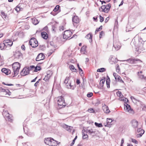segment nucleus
<instances>
[{"instance_id": "obj_5", "label": "nucleus", "mask_w": 146, "mask_h": 146, "mask_svg": "<svg viewBox=\"0 0 146 146\" xmlns=\"http://www.w3.org/2000/svg\"><path fill=\"white\" fill-rule=\"evenodd\" d=\"M3 115L5 117V119L8 121L11 122L12 120L11 117L9 115V114L7 111L3 110L2 113Z\"/></svg>"}, {"instance_id": "obj_27", "label": "nucleus", "mask_w": 146, "mask_h": 146, "mask_svg": "<svg viewBox=\"0 0 146 146\" xmlns=\"http://www.w3.org/2000/svg\"><path fill=\"white\" fill-rule=\"evenodd\" d=\"M32 22L34 25H36L39 22L37 19L36 18H34L32 19Z\"/></svg>"}, {"instance_id": "obj_61", "label": "nucleus", "mask_w": 146, "mask_h": 146, "mask_svg": "<svg viewBox=\"0 0 146 146\" xmlns=\"http://www.w3.org/2000/svg\"><path fill=\"white\" fill-rule=\"evenodd\" d=\"M142 129H141V128H138L137 129V132L138 133H140L141 131L142 130Z\"/></svg>"}, {"instance_id": "obj_3", "label": "nucleus", "mask_w": 146, "mask_h": 146, "mask_svg": "<svg viewBox=\"0 0 146 146\" xmlns=\"http://www.w3.org/2000/svg\"><path fill=\"white\" fill-rule=\"evenodd\" d=\"M111 7V4L109 3L106 5H104L101 6V9L102 10H101L100 8L99 9V10L100 11L107 13L109 12Z\"/></svg>"}, {"instance_id": "obj_57", "label": "nucleus", "mask_w": 146, "mask_h": 146, "mask_svg": "<svg viewBox=\"0 0 146 146\" xmlns=\"http://www.w3.org/2000/svg\"><path fill=\"white\" fill-rule=\"evenodd\" d=\"M124 140L123 138L122 139L121 142V146H123V144L124 143Z\"/></svg>"}, {"instance_id": "obj_36", "label": "nucleus", "mask_w": 146, "mask_h": 146, "mask_svg": "<svg viewBox=\"0 0 146 146\" xmlns=\"http://www.w3.org/2000/svg\"><path fill=\"white\" fill-rule=\"evenodd\" d=\"M95 125L99 127H102V124L101 123H98L96 122L95 123Z\"/></svg>"}, {"instance_id": "obj_17", "label": "nucleus", "mask_w": 146, "mask_h": 146, "mask_svg": "<svg viewBox=\"0 0 146 146\" xmlns=\"http://www.w3.org/2000/svg\"><path fill=\"white\" fill-rule=\"evenodd\" d=\"M57 142L56 141L52 138L50 141V144L51 145H50V146H57V145L59 144L58 143L57 144Z\"/></svg>"}, {"instance_id": "obj_62", "label": "nucleus", "mask_w": 146, "mask_h": 146, "mask_svg": "<svg viewBox=\"0 0 146 146\" xmlns=\"http://www.w3.org/2000/svg\"><path fill=\"white\" fill-rule=\"evenodd\" d=\"M3 84H4V85L8 86H11L13 85V84H6L4 82H3Z\"/></svg>"}, {"instance_id": "obj_7", "label": "nucleus", "mask_w": 146, "mask_h": 146, "mask_svg": "<svg viewBox=\"0 0 146 146\" xmlns=\"http://www.w3.org/2000/svg\"><path fill=\"white\" fill-rule=\"evenodd\" d=\"M126 105L124 104V109L125 111L128 112L129 113L133 114L134 113V111L132 109H131L129 105L126 103Z\"/></svg>"}, {"instance_id": "obj_21", "label": "nucleus", "mask_w": 146, "mask_h": 146, "mask_svg": "<svg viewBox=\"0 0 146 146\" xmlns=\"http://www.w3.org/2000/svg\"><path fill=\"white\" fill-rule=\"evenodd\" d=\"M103 109L104 112L106 113H108L110 112L108 107L106 105L104 106L103 107Z\"/></svg>"}, {"instance_id": "obj_35", "label": "nucleus", "mask_w": 146, "mask_h": 146, "mask_svg": "<svg viewBox=\"0 0 146 146\" xmlns=\"http://www.w3.org/2000/svg\"><path fill=\"white\" fill-rule=\"evenodd\" d=\"M60 7V6L59 5H57L54 9L53 11L54 12L57 11L59 9Z\"/></svg>"}, {"instance_id": "obj_55", "label": "nucleus", "mask_w": 146, "mask_h": 146, "mask_svg": "<svg viewBox=\"0 0 146 146\" xmlns=\"http://www.w3.org/2000/svg\"><path fill=\"white\" fill-rule=\"evenodd\" d=\"M118 27V22L117 21H116L115 22V24L114 27Z\"/></svg>"}, {"instance_id": "obj_58", "label": "nucleus", "mask_w": 146, "mask_h": 146, "mask_svg": "<svg viewBox=\"0 0 146 146\" xmlns=\"http://www.w3.org/2000/svg\"><path fill=\"white\" fill-rule=\"evenodd\" d=\"M5 90V89L2 88V87L0 88V92H3Z\"/></svg>"}, {"instance_id": "obj_63", "label": "nucleus", "mask_w": 146, "mask_h": 146, "mask_svg": "<svg viewBox=\"0 0 146 146\" xmlns=\"http://www.w3.org/2000/svg\"><path fill=\"white\" fill-rule=\"evenodd\" d=\"M76 83L77 85L79 84L80 83V80L78 79H77L76 80Z\"/></svg>"}, {"instance_id": "obj_56", "label": "nucleus", "mask_w": 146, "mask_h": 146, "mask_svg": "<svg viewBox=\"0 0 146 146\" xmlns=\"http://www.w3.org/2000/svg\"><path fill=\"white\" fill-rule=\"evenodd\" d=\"M143 135L141 133H140L137 135V137H141Z\"/></svg>"}, {"instance_id": "obj_10", "label": "nucleus", "mask_w": 146, "mask_h": 146, "mask_svg": "<svg viewBox=\"0 0 146 146\" xmlns=\"http://www.w3.org/2000/svg\"><path fill=\"white\" fill-rule=\"evenodd\" d=\"M72 20L74 26L77 27L76 25L79 23L80 22V19L78 17L74 16L72 17Z\"/></svg>"}, {"instance_id": "obj_11", "label": "nucleus", "mask_w": 146, "mask_h": 146, "mask_svg": "<svg viewBox=\"0 0 146 146\" xmlns=\"http://www.w3.org/2000/svg\"><path fill=\"white\" fill-rule=\"evenodd\" d=\"M131 125L134 129L137 127L138 126V121L135 119H134L131 120Z\"/></svg>"}, {"instance_id": "obj_6", "label": "nucleus", "mask_w": 146, "mask_h": 146, "mask_svg": "<svg viewBox=\"0 0 146 146\" xmlns=\"http://www.w3.org/2000/svg\"><path fill=\"white\" fill-rule=\"evenodd\" d=\"M72 34V32L71 31L68 30L65 31L63 36V38L64 39H67L70 37Z\"/></svg>"}, {"instance_id": "obj_45", "label": "nucleus", "mask_w": 146, "mask_h": 146, "mask_svg": "<svg viewBox=\"0 0 146 146\" xmlns=\"http://www.w3.org/2000/svg\"><path fill=\"white\" fill-rule=\"evenodd\" d=\"M121 79V77L119 75H117V77L115 78L116 80H117L119 81V80Z\"/></svg>"}, {"instance_id": "obj_18", "label": "nucleus", "mask_w": 146, "mask_h": 146, "mask_svg": "<svg viewBox=\"0 0 146 146\" xmlns=\"http://www.w3.org/2000/svg\"><path fill=\"white\" fill-rule=\"evenodd\" d=\"M9 41H10L9 39L5 40L3 41V43L5 48H6L7 47H10L11 46L10 44H9L8 43H7L8 42H9Z\"/></svg>"}, {"instance_id": "obj_64", "label": "nucleus", "mask_w": 146, "mask_h": 146, "mask_svg": "<svg viewBox=\"0 0 146 146\" xmlns=\"http://www.w3.org/2000/svg\"><path fill=\"white\" fill-rule=\"evenodd\" d=\"M75 141L73 139V141L71 144H70V146H72L73 145H74Z\"/></svg>"}, {"instance_id": "obj_39", "label": "nucleus", "mask_w": 146, "mask_h": 146, "mask_svg": "<svg viewBox=\"0 0 146 146\" xmlns=\"http://www.w3.org/2000/svg\"><path fill=\"white\" fill-rule=\"evenodd\" d=\"M70 78L69 77H66L64 81V83L66 84H67L68 83V82Z\"/></svg>"}, {"instance_id": "obj_25", "label": "nucleus", "mask_w": 146, "mask_h": 146, "mask_svg": "<svg viewBox=\"0 0 146 146\" xmlns=\"http://www.w3.org/2000/svg\"><path fill=\"white\" fill-rule=\"evenodd\" d=\"M41 36L43 38L45 39H47L48 38V36L47 33L44 32H43L41 33Z\"/></svg>"}, {"instance_id": "obj_19", "label": "nucleus", "mask_w": 146, "mask_h": 146, "mask_svg": "<svg viewBox=\"0 0 146 146\" xmlns=\"http://www.w3.org/2000/svg\"><path fill=\"white\" fill-rule=\"evenodd\" d=\"M127 61H128L131 64L133 63H134V61H140L141 62V61L139 60V59H133V58H129L128 59L126 60Z\"/></svg>"}, {"instance_id": "obj_30", "label": "nucleus", "mask_w": 146, "mask_h": 146, "mask_svg": "<svg viewBox=\"0 0 146 146\" xmlns=\"http://www.w3.org/2000/svg\"><path fill=\"white\" fill-rule=\"evenodd\" d=\"M50 77V74H47L45 76V78L43 79V80L46 82L48 81Z\"/></svg>"}, {"instance_id": "obj_41", "label": "nucleus", "mask_w": 146, "mask_h": 146, "mask_svg": "<svg viewBox=\"0 0 146 146\" xmlns=\"http://www.w3.org/2000/svg\"><path fill=\"white\" fill-rule=\"evenodd\" d=\"M0 48L1 50H2L4 48H6L3 42L0 45Z\"/></svg>"}, {"instance_id": "obj_29", "label": "nucleus", "mask_w": 146, "mask_h": 146, "mask_svg": "<svg viewBox=\"0 0 146 146\" xmlns=\"http://www.w3.org/2000/svg\"><path fill=\"white\" fill-rule=\"evenodd\" d=\"M86 46H83L81 49V52L83 54H85L86 50Z\"/></svg>"}, {"instance_id": "obj_52", "label": "nucleus", "mask_w": 146, "mask_h": 146, "mask_svg": "<svg viewBox=\"0 0 146 146\" xmlns=\"http://www.w3.org/2000/svg\"><path fill=\"white\" fill-rule=\"evenodd\" d=\"M100 21L101 22H102L104 20V18L101 16H100Z\"/></svg>"}, {"instance_id": "obj_4", "label": "nucleus", "mask_w": 146, "mask_h": 146, "mask_svg": "<svg viewBox=\"0 0 146 146\" xmlns=\"http://www.w3.org/2000/svg\"><path fill=\"white\" fill-rule=\"evenodd\" d=\"M29 44L33 48H35L38 45V42L35 38H32L30 40Z\"/></svg>"}, {"instance_id": "obj_22", "label": "nucleus", "mask_w": 146, "mask_h": 146, "mask_svg": "<svg viewBox=\"0 0 146 146\" xmlns=\"http://www.w3.org/2000/svg\"><path fill=\"white\" fill-rule=\"evenodd\" d=\"M146 41V39L143 40L140 37H139V44L140 43V46H143L144 42H145Z\"/></svg>"}, {"instance_id": "obj_14", "label": "nucleus", "mask_w": 146, "mask_h": 146, "mask_svg": "<svg viewBox=\"0 0 146 146\" xmlns=\"http://www.w3.org/2000/svg\"><path fill=\"white\" fill-rule=\"evenodd\" d=\"M22 5H23V4L22 3H19L16 6L15 10L17 12L19 11H21L23 10V8L22 7Z\"/></svg>"}, {"instance_id": "obj_16", "label": "nucleus", "mask_w": 146, "mask_h": 146, "mask_svg": "<svg viewBox=\"0 0 146 146\" xmlns=\"http://www.w3.org/2000/svg\"><path fill=\"white\" fill-rule=\"evenodd\" d=\"M52 138L51 137H48L45 138L44 140V143L46 145H47L50 146V145L51 144H50V141L51 140V139Z\"/></svg>"}, {"instance_id": "obj_8", "label": "nucleus", "mask_w": 146, "mask_h": 146, "mask_svg": "<svg viewBox=\"0 0 146 146\" xmlns=\"http://www.w3.org/2000/svg\"><path fill=\"white\" fill-rule=\"evenodd\" d=\"M113 46L115 50L117 51L120 49L121 45V43L119 42L114 40L113 41Z\"/></svg>"}, {"instance_id": "obj_38", "label": "nucleus", "mask_w": 146, "mask_h": 146, "mask_svg": "<svg viewBox=\"0 0 146 146\" xmlns=\"http://www.w3.org/2000/svg\"><path fill=\"white\" fill-rule=\"evenodd\" d=\"M35 66L32 65L30 67H29L28 68H29V69L30 71L31 70L34 71V70L35 69Z\"/></svg>"}, {"instance_id": "obj_32", "label": "nucleus", "mask_w": 146, "mask_h": 146, "mask_svg": "<svg viewBox=\"0 0 146 146\" xmlns=\"http://www.w3.org/2000/svg\"><path fill=\"white\" fill-rule=\"evenodd\" d=\"M138 76L140 79L146 80V77L144 76L143 75L141 74H138Z\"/></svg>"}, {"instance_id": "obj_37", "label": "nucleus", "mask_w": 146, "mask_h": 146, "mask_svg": "<svg viewBox=\"0 0 146 146\" xmlns=\"http://www.w3.org/2000/svg\"><path fill=\"white\" fill-rule=\"evenodd\" d=\"M41 69V68L40 66H36L35 67L34 71L37 72L38 71L40 70Z\"/></svg>"}, {"instance_id": "obj_49", "label": "nucleus", "mask_w": 146, "mask_h": 146, "mask_svg": "<svg viewBox=\"0 0 146 146\" xmlns=\"http://www.w3.org/2000/svg\"><path fill=\"white\" fill-rule=\"evenodd\" d=\"M104 35V33L103 31H102L100 32V38H101L102 36Z\"/></svg>"}, {"instance_id": "obj_23", "label": "nucleus", "mask_w": 146, "mask_h": 146, "mask_svg": "<svg viewBox=\"0 0 146 146\" xmlns=\"http://www.w3.org/2000/svg\"><path fill=\"white\" fill-rule=\"evenodd\" d=\"M112 121L111 119L110 118H107V121L106 122V125H105V126H108L109 127H110L111 125L112 124L111 123Z\"/></svg>"}, {"instance_id": "obj_42", "label": "nucleus", "mask_w": 146, "mask_h": 146, "mask_svg": "<svg viewBox=\"0 0 146 146\" xmlns=\"http://www.w3.org/2000/svg\"><path fill=\"white\" fill-rule=\"evenodd\" d=\"M1 13L2 15V17L3 18H6L7 16L6 14L3 11H1Z\"/></svg>"}, {"instance_id": "obj_59", "label": "nucleus", "mask_w": 146, "mask_h": 146, "mask_svg": "<svg viewBox=\"0 0 146 146\" xmlns=\"http://www.w3.org/2000/svg\"><path fill=\"white\" fill-rule=\"evenodd\" d=\"M8 42V44H10L11 46L13 44V42L12 41H11L10 40V41H9V42Z\"/></svg>"}, {"instance_id": "obj_9", "label": "nucleus", "mask_w": 146, "mask_h": 146, "mask_svg": "<svg viewBox=\"0 0 146 146\" xmlns=\"http://www.w3.org/2000/svg\"><path fill=\"white\" fill-rule=\"evenodd\" d=\"M29 69L27 68H24L20 73L21 76H25L29 73Z\"/></svg>"}, {"instance_id": "obj_20", "label": "nucleus", "mask_w": 146, "mask_h": 146, "mask_svg": "<svg viewBox=\"0 0 146 146\" xmlns=\"http://www.w3.org/2000/svg\"><path fill=\"white\" fill-rule=\"evenodd\" d=\"M85 38L88 39L90 42L92 41V35L90 33H89L85 36Z\"/></svg>"}, {"instance_id": "obj_26", "label": "nucleus", "mask_w": 146, "mask_h": 146, "mask_svg": "<svg viewBox=\"0 0 146 146\" xmlns=\"http://www.w3.org/2000/svg\"><path fill=\"white\" fill-rule=\"evenodd\" d=\"M137 41H136L135 39L133 38L131 43V44L132 46L134 45L135 46L137 47Z\"/></svg>"}, {"instance_id": "obj_40", "label": "nucleus", "mask_w": 146, "mask_h": 146, "mask_svg": "<svg viewBox=\"0 0 146 146\" xmlns=\"http://www.w3.org/2000/svg\"><path fill=\"white\" fill-rule=\"evenodd\" d=\"M105 80L102 79L100 80V84L101 86L103 87L104 85V84L105 82Z\"/></svg>"}, {"instance_id": "obj_46", "label": "nucleus", "mask_w": 146, "mask_h": 146, "mask_svg": "<svg viewBox=\"0 0 146 146\" xmlns=\"http://www.w3.org/2000/svg\"><path fill=\"white\" fill-rule=\"evenodd\" d=\"M93 96V93L92 92H90L89 93H88L87 96L88 98H90L91 97Z\"/></svg>"}, {"instance_id": "obj_28", "label": "nucleus", "mask_w": 146, "mask_h": 146, "mask_svg": "<svg viewBox=\"0 0 146 146\" xmlns=\"http://www.w3.org/2000/svg\"><path fill=\"white\" fill-rule=\"evenodd\" d=\"M86 133H89L92 134L94 133L95 132V131L92 129H90L86 130Z\"/></svg>"}, {"instance_id": "obj_24", "label": "nucleus", "mask_w": 146, "mask_h": 146, "mask_svg": "<svg viewBox=\"0 0 146 146\" xmlns=\"http://www.w3.org/2000/svg\"><path fill=\"white\" fill-rule=\"evenodd\" d=\"M85 130L82 131V138L83 139H86L88 138V136L86 134V133Z\"/></svg>"}, {"instance_id": "obj_43", "label": "nucleus", "mask_w": 146, "mask_h": 146, "mask_svg": "<svg viewBox=\"0 0 146 146\" xmlns=\"http://www.w3.org/2000/svg\"><path fill=\"white\" fill-rule=\"evenodd\" d=\"M117 96L120 97H121L123 96L121 92L118 91L117 93Z\"/></svg>"}, {"instance_id": "obj_47", "label": "nucleus", "mask_w": 146, "mask_h": 146, "mask_svg": "<svg viewBox=\"0 0 146 146\" xmlns=\"http://www.w3.org/2000/svg\"><path fill=\"white\" fill-rule=\"evenodd\" d=\"M131 142L136 144L138 143V142L136 139H131Z\"/></svg>"}, {"instance_id": "obj_31", "label": "nucleus", "mask_w": 146, "mask_h": 146, "mask_svg": "<svg viewBox=\"0 0 146 146\" xmlns=\"http://www.w3.org/2000/svg\"><path fill=\"white\" fill-rule=\"evenodd\" d=\"M69 67L70 69L73 72H76V69L75 68L74 66L72 65H70L69 66Z\"/></svg>"}, {"instance_id": "obj_1", "label": "nucleus", "mask_w": 146, "mask_h": 146, "mask_svg": "<svg viewBox=\"0 0 146 146\" xmlns=\"http://www.w3.org/2000/svg\"><path fill=\"white\" fill-rule=\"evenodd\" d=\"M20 68V65L19 62H15L13 64L12 68L14 72L13 77L15 76L18 74Z\"/></svg>"}, {"instance_id": "obj_12", "label": "nucleus", "mask_w": 146, "mask_h": 146, "mask_svg": "<svg viewBox=\"0 0 146 146\" xmlns=\"http://www.w3.org/2000/svg\"><path fill=\"white\" fill-rule=\"evenodd\" d=\"M44 55L42 53L39 54L36 58V61H39L44 59Z\"/></svg>"}, {"instance_id": "obj_13", "label": "nucleus", "mask_w": 146, "mask_h": 146, "mask_svg": "<svg viewBox=\"0 0 146 146\" xmlns=\"http://www.w3.org/2000/svg\"><path fill=\"white\" fill-rule=\"evenodd\" d=\"M62 127L65 129L67 131L69 132H70L73 128L72 127L68 126V125L64 124L62 125Z\"/></svg>"}, {"instance_id": "obj_15", "label": "nucleus", "mask_w": 146, "mask_h": 146, "mask_svg": "<svg viewBox=\"0 0 146 146\" xmlns=\"http://www.w3.org/2000/svg\"><path fill=\"white\" fill-rule=\"evenodd\" d=\"M1 71L2 72L4 73L6 75H8L10 74L11 72V70L9 69H7L5 68H3L2 69Z\"/></svg>"}, {"instance_id": "obj_53", "label": "nucleus", "mask_w": 146, "mask_h": 146, "mask_svg": "<svg viewBox=\"0 0 146 146\" xmlns=\"http://www.w3.org/2000/svg\"><path fill=\"white\" fill-rule=\"evenodd\" d=\"M50 44L54 48L56 46L54 44L53 42H50Z\"/></svg>"}, {"instance_id": "obj_54", "label": "nucleus", "mask_w": 146, "mask_h": 146, "mask_svg": "<svg viewBox=\"0 0 146 146\" xmlns=\"http://www.w3.org/2000/svg\"><path fill=\"white\" fill-rule=\"evenodd\" d=\"M3 94L5 95H7L8 92L7 91V90L5 89V90L3 92Z\"/></svg>"}, {"instance_id": "obj_60", "label": "nucleus", "mask_w": 146, "mask_h": 146, "mask_svg": "<svg viewBox=\"0 0 146 146\" xmlns=\"http://www.w3.org/2000/svg\"><path fill=\"white\" fill-rule=\"evenodd\" d=\"M21 49L23 50H25V47L24 45H23L21 46Z\"/></svg>"}, {"instance_id": "obj_51", "label": "nucleus", "mask_w": 146, "mask_h": 146, "mask_svg": "<svg viewBox=\"0 0 146 146\" xmlns=\"http://www.w3.org/2000/svg\"><path fill=\"white\" fill-rule=\"evenodd\" d=\"M88 111L90 113H94V110L93 108H90L88 110Z\"/></svg>"}, {"instance_id": "obj_48", "label": "nucleus", "mask_w": 146, "mask_h": 146, "mask_svg": "<svg viewBox=\"0 0 146 146\" xmlns=\"http://www.w3.org/2000/svg\"><path fill=\"white\" fill-rule=\"evenodd\" d=\"M107 79L106 80V84H110V79L108 76H107Z\"/></svg>"}, {"instance_id": "obj_50", "label": "nucleus", "mask_w": 146, "mask_h": 146, "mask_svg": "<svg viewBox=\"0 0 146 146\" xmlns=\"http://www.w3.org/2000/svg\"><path fill=\"white\" fill-rule=\"evenodd\" d=\"M102 28H97L95 31V34H96L98 31H100L102 30Z\"/></svg>"}, {"instance_id": "obj_44", "label": "nucleus", "mask_w": 146, "mask_h": 146, "mask_svg": "<svg viewBox=\"0 0 146 146\" xmlns=\"http://www.w3.org/2000/svg\"><path fill=\"white\" fill-rule=\"evenodd\" d=\"M133 28H126L125 30L126 32H128L130 31H131L132 30Z\"/></svg>"}, {"instance_id": "obj_33", "label": "nucleus", "mask_w": 146, "mask_h": 146, "mask_svg": "<svg viewBox=\"0 0 146 146\" xmlns=\"http://www.w3.org/2000/svg\"><path fill=\"white\" fill-rule=\"evenodd\" d=\"M106 71V69L104 68H101L100 69H98L97 70V72H103Z\"/></svg>"}, {"instance_id": "obj_34", "label": "nucleus", "mask_w": 146, "mask_h": 146, "mask_svg": "<svg viewBox=\"0 0 146 146\" xmlns=\"http://www.w3.org/2000/svg\"><path fill=\"white\" fill-rule=\"evenodd\" d=\"M77 66L78 67V69H79V73L80 74V75H81V76H82V75H81V74H82L83 73V70H82L80 68V67L79 66V65L78 64H77Z\"/></svg>"}, {"instance_id": "obj_2", "label": "nucleus", "mask_w": 146, "mask_h": 146, "mask_svg": "<svg viewBox=\"0 0 146 146\" xmlns=\"http://www.w3.org/2000/svg\"><path fill=\"white\" fill-rule=\"evenodd\" d=\"M57 100L58 104L60 108H62L65 106L64 100L62 96L58 97Z\"/></svg>"}]
</instances>
